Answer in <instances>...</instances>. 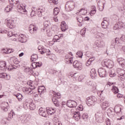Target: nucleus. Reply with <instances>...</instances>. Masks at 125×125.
Returning <instances> with one entry per match:
<instances>
[{
    "label": "nucleus",
    "instance_id": "nucleus-1",
    "mask_svg": "<svg viewBox=\"0 0 125 125\" xmlns=\"http://www.w3.org/2000/svg\"><path fill=\"white\" fill-rule=\"evenodd\" d=\"M95 119L97 123L102 124L105 120V112L102 110H99L95 114Z\"/></svg>",
    "mask_w": 125,
    "mask_h": 125
},
{
    "label": "nucleus",
    "instance_id": "nucleus-2",
    "mask_svg": "<svg viewBox=\"0 0 125 125\" xmlns=\"http://www.w3.org/2000/svg\"><path fill=\"white\" fill-rule=\"evenodd\" d=\"M119 44L120 43V42L119 41V38H116L115 40H112L111 42V44L110 45L111 48V52L112 54H114V53H117L118 51H119V48H117V50L115 49L116 44Z\"/></svg>",
    "mask_w": 125,
    "mask_h": 125
},
{
    "label": "nucleus",
    "instance_id": "nucleus-3",
    "mask_svg": "<svg viewBox=\"0 0 125 125\" xmlns=\"http://www.w3.org/2000/svg\"><path fill=\"white\" fill-rule=\"evenodd\" d=\"M15 38L13 39V41L15 42H27V38L26 36L23 34H20L19 35L17 34H16L15 35Z\"/></svg>",
    "mask_w": 125,
    "mask_h": 125
},
{
    "label": "nucleus",
    "instance_id": "nucleus-4",
    "mask_svg": "<svg viewBox=\"0 0 125 125\" xmlns=\"http://www.w3.org/2000/svg\"><path fill=\"white\" fill-rule=\"evenodd\" d=\"M101 64L103 67H107L109 69L114 67V62L110 60H104L102 62Z\"/></svg>",
    "mask_w": 125,
    "mask_h": 125
},
{
    "label": "nucleus",
    "instance_id": "nucleus-5",
    "mask_svg": "<svg viewBox=\"0 0 125 125\" xmlns=\"http://www.w3.org/2000/svg\"><path fill=\"white\" fill-rule=\"evenodd\" d=\"M75 6V3L74 1H68L65 4V9L66 11H72Z\"/></svg>",
    "mask_w": 125,
    "mask_h": 125
},
{
    "label": "nucleus",
    "instance_id": "nucleus-6",
    "mask_svg": "<svg viewBox=\"0 0 125 125\" xmlns=\"http://www.w3.org/2000/svg\"><path fill=\"white\" fill-rule=\"evenodd\" d=\"M30 119V115H21L18 116V120L20 121V122H21V123H22V124L28 123Z\"/></svg>",
    "mask_w": 125,
    "mask_h": 125
},
{
    "label": "nucleus",
    "instance_id": "nucleus-7",
    "mask_svg": "<svg viewBox=\"0 0 125 125\" xmlns=\"http://www.w3.org/2000/svg\"><path fill=\"white\" fill-rule=\"evenodd\" d=\"M117 73L119 75L118 80H120V81L124 82L125 79V70L121 68H118Z\"/></svg>",
    "mask_w": 125,
    "mask_h": 125
},
{
    "label": "nucleus",
    "instance_id": "nucleus-8",
    "mask_svg": "<svg viewBox=\"0 0 125 125\" xmlns=\"http://www.w3.org/2000/svg\"><path fill=\"white\" fill-rule=\"evenodd\" d=\"M96 101H97V98L94 96L87 98L86 100V103L88 106H92L94 105Z\"/></svg>",
    "mask_w": 125,
    "mask_h": 125
},
{
    "label": "nucleus",
    "instance_id": "nucleus-9",
    "mask_svg": "<svg viewBox=\"0 0 125 125\" xmlns=\"http://www.w3.org/2000/svg\"><path fill=\"white\" fill-rule=\"evenodd\" d=\"M36 88V86H33V85L31 84V87H23L22 88L23 92L26 93V94H33V90Z\"/></svg>",
    "mask_w": 125,
    "mask_h": 125
},
{
    "label": "nucleus",
    "instance_id": "nucleus-10",
    "mask_svg": "<svg viewBox=\"0 0 125 125\" xmlns=\"http://www.w3.org/2000/svg\"><path fill=\"white\" fill-rule=\"evenodd\" d=\"M54 17L50 18L52 21H55V22H58V19L57 18V15L59 13V8L58 7L55 8L54 9Z\"/></svg>",
    "mask_w": 125,
    "mask_h": 125
},
{
    "label": "nucleus",
    "instance_id": "nucleus-11",
    "mask_svg": "<svg viewBox=\"0 0 125 125\" xmlns=\"http://www.w3.org/2000/svg\"><path fill=\"white\" fill-rule=\"evenodd\" d=\"M25 7L26 5H24L23 7V5L19 4L17 6V10L21 14H27V10H26Z\"/></svg>",
    "mask_w": 125,
    "mask_h": 125
},
{
    "label": "nucleus",
    "instance_id": "nucleus-12",
    "mask_svg": "<svg viewBox=\"0 0 125 125\" xmlns=\"http://www.w3.org/2000/svg\"><path fill=\"white\" fill-rule=\"evenodd\" d=\"M94 47H103L105 46V42L103 40H96L93 45Z\"/></svg>",
    "mask_w": 125,
    "mask_h": 125
},
{
    "label": "nucleus",
    "instance_id": "nucleus-13",
    "mask_svg": "<svg viewBox=\"0 0 125 125\" xmlns=\"http://www.w3.org/2000/svg\"><path fill=\"white\" fill-rule=\"evenodd\" d=\"M28 30L30 34L31 35H35V34H37L39 29L37 27L34 26L33 24H30L29 25Z\"/></svg>",
    "mask_w": 125,
    "mask_h": 125
},
{
    "label": "nucleus",
    "instance_id": "nucleus-14",
    "mask_svg": "<svg viewBox=\"0 0 125 125\" xmlns=\"http://www.w3.org/2000/svg\"><path fill=\"white\" fill-rule=\"evenodd\" d=\"M99 75L101 78H105L107 76V71L104 68H100L98 70Z\"/></svg>",
    "mask_w": 125,
    "mask_h": 125
},
{
    "label": "nucleus",
    "instance_id": "nucleus-15",
    "mask_svg": "<svg viewBox=\"0 0 125 125\" xmlns=\"http://www.w3.org/2000/svg\"><path fill=\"white\" fill-rule=\"evenodd\" d=\"M5 21L6 22V25L10 29L15 27V24L14 23V21L12 20L6 19Z\"/></svg>",
    "mask_w": 125,
    "mask_h": 125
},
{
    "label": "nucleus",
    "instance_id": "nucleus-16",
    "mask_svg": "<svg viewBox=\"0 0 125 125\" xmlns=\"http://www.w3.org/2000/svg\"><path fill=\"white\" fill-rule=\"evenodd\" d=\"M38 51L41 52V54H44L46 52L47 55H50V51L47 50V51L44 49V47L42 46H39L38 47Z\"/></svg>",
    "mask_w": 125,
    "mask_h": 125
},
{
    "label": "nucleus",
    "instance_id": "nucleus-17",
    "mask_svg": "<svg viewBox=\"0 0 125 125\" xmlns=\"http://www.w3.org/2000/svg\"><path fill=\"white\" fill-rule=\"evenodd\" d=\"M74 68L78 69V70H82L83 69V63L80 62L79 61H75L73 63Z\"/></svg>",
    "mask_w": 125,
    "mask_h": 125
},
{
    "label": "nucleus",
    "instance_id": "nucleus-18",
    "mask_svg": "<svg viewBox=\"0 0 125 125\" xmlns=\"http://www.w3.org/2000/svg\"><path fill=\"white\" fill-rule=\"evenodd\" d=\"M66 105L69 108H75L77 107V102H75V101L68 100Z\"/></svg>",
    "mask_w": 125,
    "mask_h": 125
},
{
    "label": "nucleus",
    "instance_id": "nucleus-19",
    "mask_svg": "<svg viewBox=\"0 0 125 125\" xmlns=\"http://www.w3.org/2000/svg\"><path fill=\"white\" fill-rule=\"evenodd\" d=\"M39 113L40 116L46 118L48 116L47 110L45 111V109L43 108H40L39 110Z\"/></svg>",
    "mask_w": 125,
    "mask_h": 125
},
{
    "label": "nucleus",
    "instance_id": "nucleus-20",
    "mask_svg": "<svg viewBox=\"0 0 125 125\" xmlns=\"http://www.w3.org/2000/svg\"><path fill=\"white\" fill-rule=\"evenodd\" d=\"M11 76L9 74H7L5 73H0V78L4 79V80H10Z\"/></svg>",
    "mask_w": 125,
    "mask_h": 125
},
{
    "label": "nucleus",
    "instance_id": "nucleus-21",
    "mask_svg": "<svg viewBox=\"0 0 125 125\" xmlns=\"http://www.w3.org/2000/svg\"><path fill=\"white\" fill-rule=\"evenodd\" d=\"M15 114L14 112H11L8 114V118H5L3 119V122H4V124L6 125V124H8V122L11 121V119L13 118V116H14Z\"/></svg>",
    "mask_w": 125,
    "mask_h": 125
},
{
    "label": "nucleus",
    "instance_id": "nucleus-22",
    "mask_svg": "<svg viewBox=\"0 0 125 125\" xmlns=\"http://www.w3.org/2000/svg\"><path fill=\"white\" fill-rule=\"evenodd\" d=\"M7 67H6V62L4 61L0 62V70L2 71H6Z\"/></svg>",
    "mask_w": 125,
    "mask_h": 125
},
{
    "label": "nucleus",
    "instance_id": "nucleus-23",
    "mask_svg": "<svg viewBox=\"0 0 125 125\" xmlns=\"http://www.w3.org/2000/svg\"><path fill=\"white\" fill-rule=\"evenodd\" d=\"M117 62L120 65H121L122 68L125 69V60L123 58H119L117 59Z\"/></svg>",
    "mask_w": 125,
    "mask_h": 125
},
{
    "label": "nucleus",
    "instance_id": "nucleus-24",
    "mask_svg": "<svg viewBox=\"0 0 125 125\" xmlns=\"http://www.w3.org/2000/svg\"><path fill=\"white\" fill-rule=\"evenodd\" d=\"M7 107H8V103L7 102L3 103L1 105V108L4 112H7L8 111Z\"/></svg>",
    "mask_w": 125,
    "mask_h": 125
},
{
    "label": "nucleus",
    "instance_id": "nucleus-25",
    "mask_svg": "<svg viewBox=\"0 0 125 125\" xmlns=\"http://www.w3.org/2000/svg\"><path fill=\"white\" fill-rule=\"evenodd\" d=\"M65 58V60L67 64H72L73 63V57H71L69 55H66Z\"/></svg>",
    "mask_w": 125,
    "mask_h": 125
},
{
    "label": "nucleus",
    "instance_id": "nucleus-26",
    "mask_svg": "<svg viewBox=\"0 0 125 125\" xmlns=\"http://www.w3.org/2000/svg\"><path fill=\"white\" fill-rule=\"evenodd\" d=\"M109 26V22L106 20V18L104 19L103 21L102 22V27L103 29H107V27Z\"/></svg>",
    "mask_w": 125,
    "mask_h": 125
},
{
    "label": "nucleus",
    "instance_id": "nucleus-27",
    "mask_svg": "<svg viewBox=\"0 0 125 125\" xmlns=\"http://www.w3.org/2000/svg\"><path fill=\"white\" fill-rule=\"evenodd\" d=\"M73 119H74L76 122L80 121L81 119V113H80V112H75L73 116Z\"/></svg>",
    "mask_w": 125,
    "mask_h": 125
},
{
    "label": "nucleus",
    "instance_id": "nucleus-28",
    "mask_svg": "<svg viewBox=\"0 0 125 125\" xmlns=\"http://www.w3.org/2000/svg\"><path fill=\"white\" fill-rule=\"evenodd\" d=\"M46 92V90L45 89V87L43 86H41L39 87L38 88V92L42 95V94H43V93H45Z\"/></svg>",
    "mask_w": 125,
    "mask_h": 125
},
{
    "label": "nucleus",
    "instance_id": "nucleus-29",
    "mask_svg": "<svg viewBox=\"0 0 125 125\" xmlns=\"http://www.w3.org/2000/svg\"><path fill=\"white\" fill-rule=\"evenodd\" d=\"M101 106L103 110H106V108H108V107L110 106V104L107 101L104 102Z\"/></svg>",
    "mask_w": 125,
    "mask_h": 125
},
{
    "label": "nucleus",
    "instance_id": "nucleus-30",
    "mask_svg": "<svg viewBox=\"0 0 125 125\" xmlns=\"http://www.w3.org/2000/svg\"><path fill=\"white\" fill-rule=\"evenodd\" d=\"M61 30L62 32H65L66 30H68V25L66 24L65 21H62L61 24Z\"/></svg>",
    "mask_w": 125,
    "mask_h": 125
},
{
    "label": "nucleus",
    "instance_id": "nucleus-31",
    "mask_svg": "<svg viewBox=\"0 0 125 125\" xmlns=\"http://www.w3.org/2000/svg\"><path fill=\"white\" fill-rule=\"evenodd\" d=\"M95 60V57H93L92 58H90L86 62V66H87V67H89V66H90V65H91V63H92V62H93V61H94Z\"/></svg>",
    "mask_w": 125,
    "mask_h": 125
},
{
    "label": "nucleus",
    "instance_id": "nucleus-32",
    "mask_svg": "<svg viewBox=\"0 0 125 125\" xmlns=\"http://www.w3.org/2000/svg\"><path fill=\"white\" fill-rule=\"evenodd\" d=\"M46 111L48 115H52L55 113V109L52 107H46Z\"/></svg>",
    "mask_w": 125,
    "mask_h": 125
},
{
    "label": "nucleus",
    "instance_id": "nucleus-33",
    "mask_svg": "<svg viewBox=\"0 0 125 125\" xmlns=\"http://www.w3.org/2000/svg\"><path fill=\"white\" fill-rule=\"evenodd\" d=\"M42 12H44V9L42 7H40L38 9L37 15L39 17H42Z\"/></svg>",
    "mask_w": 125,
    "mask_h": 125
},
{
    "label": "nucleus",
    "instance_id": "nucleus-34",
    "mask_svg": "<svg viewBox=\"0 0 125 125\" xmlns=\"http://www.w3.org/2000/svg\"><path fill=\"white\" fill-rule=\"evenodd\" d=\"M24 73H26V74H33L34 72L33 71V69H32V68L30 67H26L23 70Z\"/></svg>",
    "mask_w": 125,
    "mask_h": 125
},
{
    "label": "nucleus",
    "instance_id": "nucleus-35",
    "mask_svg": "<svg viewBox=\"0 0 125 125\" xmlns=\"http://www.w3.org/2000/svg\"><path fill=\"white\" fill-rule=\"evenodd\" d=\"M31 102L29 103V109L30 110H35L36 109V104L33 102V100H30Z\"/></svg>",
    "mask_w": 125,
    "mask_h": 125
},
{
    "label": "nucleus",
    "instance_id": "nucleus-36",
    "mask_svg": "<svg viewBox=\"0 0 125 125\" xmlns=\"http://www.w3.org/2000/svg\"><path fill=\"white\" fill-rule=\"evenodd\" d=\"M95 35L96 38L98 39H100V38H104V37H105V34L98 31H97Z\"/></svg>",
    "mask_w": 125,
    "mask_h": 125
},
{
    "label": "nucleus",
    "instance_id": "nucleus-37",
    "mask_svg": "<svg viewBox=\"0 0 125 125\" xmlns=\"http://www.w3.org/2000/svg\"><path fill=\"white\" fill-rule=\"evenodd\" d=\"M49 24L50 22L48 21H45L44 22V28H43V31H44V30H47V29L49 28L48 27H49Z\"/></svg>",
    "mask_w": 125,
    "mask_h": 125
},
{
    "label": "nucleus",
    "instance_id": "nucleus-38",
    "mask_svg": "<svg viewBox=\"0 0 125 125\" xmlns=\"http://www.w3.org/2000/svg\"><path fill=\"white\" fill-rule=\"evenodd\" d=\"M111 91L113 92L114 94H117L119 93V88L118 87L115 86H113L112 88L111 89Z\"/></svg>",
    "mask_w": 125,
    "mask_h": 125
},
{
    "label": "nucleus",
    "instance_id": "nucleus-39",
    "mask_svg": "<svg viewBox=\"0 0 125 125\" xmlns=\"http://www.w3.org/2000/svg\"><path fill=\"white\" fill-rule=\"evenodd\" d=\"M116 75H117V73H116V71L115 70V69H112L109 71V76L111 78H113V77H115Z\"/></svg>",
    "mask_w": 125,
    "mask_h": 125
},
{
    "label": "nucleus",
    "instance_id": "nucleus-40",
    "mask_svg": "<svg viewBox=\"0 0 125 125\" xmlns=\"http://www.w3.org/2000/svg\"><path fill=\"white\" fill-rule=\"evenodd\" d=\"M12 8H13V5H8L5 8V11L6 12H10V11H11L12 10Z\"/></svg>",
    "mask_w": 125,
    "mask_h": 125
},
{
    "label": "nucleus",
    "instance_id": "nucleus-41",
    "mask_svg": "<svg viewBox=\"0 0 125 125\" xmlns=\"http://www.w3.org/2000/svg\"><path fill=\"white\" fill-rule=\"evenodd\" d=\"M14 96H16L17 97L18 100L19 101H22V99H23V97L22 94H14Z\"/></svg>",
    "mask_w": 125,
    "mask_h": 125
},
{
    "label": "nucleus",
    "instance_id": "nucleus-42",
    "mask_svg": "<svg viewBox=\"0 0 125 125\" xmlns=\"http://www.w3.org/2000/svg\"><path fill=\"white\" fill-rule=\"evenodd\" d=\"M52 93L54 96V98H58V99H60L61 96H60V93H56V92L54 91H52Z\"/></svg>",
    "mask_w": 125,
    "mask_h": 125
},
{
    "label": "nucleus",
    "instance_id": "nucleus-43",
    "mask_svg": "<svg viewBox=\"0 0 125 125\" xmlns=\"http://www.w3.org/2000/svg\"><path fill=\"white\" fill-rule=\"evenodd\" d=\"M77 73H75L74 74L73 73V72H70L68 74V77H70L71 78H73V79H77L78 78V75H77Z\"/></svg>",
    "mask_w": 125,
    "mask_h": 125
},
{
    "label": "nucleus",
    "instance_id": "nucleus-44",
    "mask_svg": "<svg viewBox=\"0 0 125 125\" xmlns=\"http://www.w3.org/2000/svg\"><path fill=\"white\" fill-rule=\"evenodd\" d=\"M52 102H53L54 104L58 106H59V101H58V99L56 98H53L52 99Z\"/></svg>",
    "mask_w": 125,
    "mask_h": 125
},
{
    "label": "nucleus",
    "instance_id": "nucleus-45",
    "mask_svg": "<svg viewBox=\"0 0 125 125\" xmlns=\"http://www.w3.org/2000/svg\"><path fill=\"white\" fill-rule=\"evenodd\" d=\"M122 111V109L121 108V107L119 105H116L114 107V111L115 113H120L121 111Z\"/></svg>",
    "mask_w": 125,
    "mask_h": 125
},
{
    "label": "nucleus",
    "instance_id": "nucleus-46",
    "mask_svg": "<svg viewBox=\"0 0 125 125\" xmlns=\"http://www.w3.org/2000/svg\"><path fill=\"white\" fill-rule=\"evenodd\" d=\"M80 14L82 15H85L87 13V10L84 8H82L80 10H78Z\"/></svg>",
    "mask_w": 125,
    "mask_h": 125
},
{
    "label": "nucleus",
    "instance_id": "nucleus-47",
    "mask_svg": "<svg viewBox=\"0 0 125 125\" xmlns=\"http://www.w3.org/2000/svg\"><path fill=\"white\" fill-rule=\"evenodd\" d=\"M33 96L35 100H36V101H38L40 99V96H39V94H38V93H34L33 92Z\"/></svg>",
    "mask_w": 125,
    "mask_h": 125
},
{
    "label": "nucleus",
    "instance_id": "nucleus-48",
    "mask_svg": "<svg viewBox=\"0 0 125 125\" xmlns=\"http://www.w3.org/2000/svg\"><path fill=\"white\" fill-rule=\"evenodd\" d=\"M56 120H57V118H53V121L54 122V125H62V123H61V122L58 121H56Z\"/></svg>",
    "mask_w": 125,
    "mask_h": 125
},
{
    "label": "nucleus",
    "instance_id": "nucleus-49",
    "mask_svg": "<svg viewBox=\"0 0 125 125\" xmlns=\"http://www.w3.org/2000/svg\"><path fill=\"white\" fill-rule=\"evenodd\" d=\"M18 0H9V2L11 5H13L14 3H15V4H18L19 2Z\"/></svg>",
    "mask_w": 125,
    "mask_h": 125
},
{
    "label": "nucleus",
    "instance_id": "nucleus-50",
    "mask_svg": "<svg viewBox=\"0 0 125 125\" xmlns=\"http://www.w3.org/2000/svg\"><path fill=\"white\" fill-rule=\"evenodd\" d=\"M82 119H83V120L85 122H86L87 121V119H88V115L87 113H84L82 115Z\"/></svg>",
    "mask_w": 125,
    "mask_h": 125
},
{
    "label": "nucleus",
    "instance_id": "nucleus-51",
    "mask_svg": "<svg viewBox=\"0 0 125 125\" xmlns=\"http://www.w3.org/2000/svg\"><path fill=\"white\" fill-rule=\"evenodd\" d=\"M7 35L9 38L13 37L14 39L15 38V36H16V34H15V33H13V32L11 31L8 32Z\"/></svg>",
    "mask_w": 125,
    "mask_h": 125
},
{
    "label": "nucleus",
    "instance_id": "nucleus-52",
    "mask_svg": "<svg viewBox=\"0 0 125 125\" xmlns=\"http://www.w3.org/2000/svg\"><path fill=\"white\" fill-rule=\"evenodd\" d=\"M53 41L59 42H60V38L58 37V35H56L54 36Z\"/></svg>",
    "mask_w": 125,
    "mask_h": 125
},
{
    "label": "nucleus",
    "instance_id": "nucleus-53",
    "mask_svg": "<svg viewBox=\"0 0 125 125\" xmlns=\"http://www.w3.org/2000/svg\"><path fill=\"white\" fill-rule=\"evenodd\" d=\"M38 59V55L37 54H34L32 55L31 57V60L32 61H36Z\"/></svg>",
    "mask_w": 125,
    "mask_h": 125
},
{
    "label": "nucleus",
    "instance_id": "nucleus-54",
    "mask_svg": "<svg viewBox=\"0 0 125 125\" xmlns=\"http://www.w3.org/2000/svg\"><path fill=\"white\" fill-rule=\"evenodd\" d=\"M77 20L79 23H82V22H83V18L81 16H79L77 18Z\"/></svg>",
    "mask_w": 125,
    "mask_h": 125
},
{
    "label": "nucleus",
    "instance_id": "nucleus-55",
    "mask_svg": "<svg viewBox=\"0 0 125 125\" xmlns=\"http://www.w3.org/2000/svg\"><path fill=\"white\" fill-rule=\"evenodd\" d=\"M86 32V28L84 27L81 30V32H80V34L82 36H83V35L85 34Z\"/></svg>",
    "mask_w": 125,
    "mask_h": 125
},
{
    "label": "nucleus",
    "instance_id": "nucleus-56",
    "mask_svg": "<svg viewBox=\"0 0 125 125\" xmlns=\"http://www.w3.org/2000/svg\"><path fill=\"white\" fill-rule=\"evenodd\" d=\"M49 2L53 3L54 4H58V0H48Z\"/></svg>",
    "mask_w": 125,
    "mask_h": 125
},
{
    "label": "nucleus",
    "instance_id": "nucleus-57",
    "mask_svg": "<svg viewBox=\"0 0 125 125\" xmlns=\"http://www.w3.org/2000/svg\"><path fill=\"white\" fill-rule=\"evenodd\" d=\"M77 55L79 57V58H82L83 57V52L81 51H78L77 53Z\"/></svg>",
    "mask_w": 125,
    "mask_h": 125
},
{
    "label": "nucleus",
    "instance_id": "nucleus-58",
    "mask_svg": "<svg viewBox=\"0 0 125 125\" xmlns=\"http://www.w3.org/2000/svg\"><path fill=\"white\" fill-rule=\"evenodd\" d=\"M13 59V63H14V64H15L16 65H17L19 64V63H20V62L18 61V59H17V58H14Z\"/></svg>",
    "mask_w": 125,
    "mask_h": 125
},
{
    "label": "nucleus",
    "instance_id": "nucleus-59",
    "mask_svg": "<svg viewBox=\"0 0 125 125\" xmlns=\"http://www.w3.org/2000/svg\"><path fill=\"white\" fill-rule=\"evenodd\" d=\"M46 32L47 36H48V37H51V36H52V33L51 32V31H50V30H49V29H46Z\"/></svg>",
    "mask_w": 125,
    "mask_h": 125
},
{
    "label": "nucleus",
    "instance_id": "nucleus-60",
    "mask_svg": "<svg viewBox=\"0 0 125 125\" xmlns=\"http://www.w3.org/2000/svg\"><path fill=\"white\" fill-rule=\"evenodd\" d=\"M23 107L24 108V109H28V108H29V104H28L27 103H24L23 104Z\"/></svg>",
    "mask_w": 125,
    "mask_h": 125
},
{
    "label": "nucleus",
    "instance_id": "nucleus-61",
    "mask_svg": "<svg viewBox=\"0 0 125 125\" xmlns=\"http://www.w3.org/2000/svg\"><path fill=\"white\" fill-rule=\"evenodd\" d=\"M83 79H84V76L83 75L80 76L78 78V81L79 82H83Z\"/></svg>",
    "mask_w": 125,
    "mask_h": 125
},
{
    "label": "nucleus",
    "instance_id": "nucleus-62",
    "mask_svg": "<svg viewBox=\"0 0 125 125\" xmlns=\"http://www.w3.org/2000/svg\"><path fill=\"white\" fill-rule=\"evenodd\" d=\"M96 13V10H92L91 12H90V15L91 16H93L94 14Z\"/></svg>",
    "mask_w": 125,
    "mask_h": 125
},
{
    "label": "nucleus",
    "instance_id": "nucleus-63",
    "mask_svg": "<svg viewBox=\"0 0 125 125\" xmlns=\"http://www.w3.org/2000/svg\"><path fill=\"white\" fill-rule=\"evenodd\" d=\"M78 109L79 111H83V105L80 104L78 107Z\"/></svg>",
    "mask_w": 125,
    "mask_h": 125
},
{
    "label": "nucleus",
    "instance_id": "nucleus-64",
    "mask_svg": "<svg viewBox=\"0 0 125 125\" xmlns=\"http://www.w3.org/2000/svg\"><path fill=\"white\" fill-rule=\"evenodd\" d=\"M107 86H114V83L113 82H109L106 84Z\"/></svg>",
    "mask_w": 125,
    "mask_h": 125
}]
</instances>
